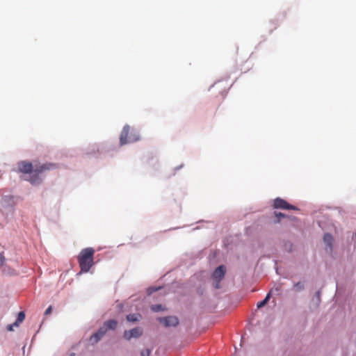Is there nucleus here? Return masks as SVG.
Listing matches in <instances>:
<instances>
[{
  "label": "nucleus",
  "instance_id": "obj_1",
  "mask_svg": "<svg viewBox=\"0 0 356 356\" xmlns=\"http://www.w3.org/2000/svg\"><path fill=\"white\" fill-rule=\"evenodd\" d=\"M58 168V165L54 163H40L38 161L33 163L22 161L17 163L18 172L23 174H29L30 178L29 181L32 184H40L42 179L39 175L47 171L52 170Z\"/></svg>",
  "mask_w": 356,
  "mask_h": 356
},
{
  "label": "nucleus",
  "instance_id": "obj_2",
  "mask_svg": "<svg viewBox=\"0 0 356 356\" xmlns=\"http://www.w3.org/2000/svg\"><path fill=\"white\" fill-rule=\"evenodd\" d=\"M95 250L92 248L83 249L77 257L81 273H87L94 264Z\"/></svg>",
  "mask_w": 356,
  "mask_h": 356
},
{
  "label": "nucleus",
  "instance_id": "obj_3",
  "mask_svg": "<svg viewBox=\"0 0 356 356\" xmlns=\"http://www.w3.org/2000/svg\"><path fill=\"white\" fill-rule=\"evenodd\" d=\"M131 127L129 125H125L120 134V143L121 145H125L129 143H134L140 139L138 133H134L133 137H129V132Z\"/></svg>",
  "mask_w": 356,
  "mask_h": 356
},
{
  "label": "nucleus",
  "instance_id": "obj_4",
  "mask_svg": "<svg viewBox=\"0 0 356 356\" xmlns=\"http://www.w3.org/2000/svg\"><path fill=\"white\" fill-rule=\"evenodd\" d=\"M225 272L226 270L224 266H220L214 270L213 273V278L215 282L214 287L216 289H219L220 287V282L224 278Z\"/></svg>",
  "mask_w": 356,
  "mask_h": 356
},
{
  "label": "nucleus",
  "instance_id": "obj_5",
  "mask_svg": "<svg viewBox=\"0 0 356 356\" xmlns=\"http://www.w3.org/2000/svg\"><path fill=\"white\" fill-rule=\"evenodd\" d=\"M273 206L275 209L298 210L295 206L289 204L284 200L280 197H277L274 200Z\"/></svg>",
  "mask_w": 356,
  "mask_h": 356
},
{
  "label": "nucleus",
  "instance_id": "obj_6",
  "mask_svg": "<svg viewBox=\"0 0 356 356\" xmlns=\"http://www.w3.org/2000/svg\"><path fill=\"white\" fill-rule=\"evenodd\" d=\"M143 330L141 327H135L124 332V338L130 340L131 338H138L143 334Z\"/></svg>",
  "mask_w": 356,
  "mask_h": 356
},
{
  "label": "nucleus",
  "instance_id": "obj_7",
  "mask_svg": "<svg viewBox=\"0 0 356 356\" xmlns=\"http://www.w3.org/2000/svg\"><path fill=\"white\" fill-rule=\"evenodd\" d=\"M158 321L163 324L165 327L177 326L179 324V320L176 316H169L164 318H159Z\"/></svg>",
  "mask_w": 356,
  "mask_h": 356
},
{
  "label": "nucleus",
  "instance_id": "obj_8",
  "mask_svg": "<svg viewBox=\"0 0 356 356\" xmlns=\"http://www.w3.org/2000/svg\"><path fill=\"white\" fill-rule=\"evenodd\" d=\"M107 332V328L105 327H101L97 332L93 334L89 339L90 343L92 345H95L104 336Z\"/></svg>",
  "mask_w": 356,
  "mask_h": 356
},
{
  "label": "nucleus",
  "instance_id": "obj_9",
  "mask_svg": "<svg viewBox=\"0 0 356 356\" xmlns=\"http://www.w3.org/2000/svg\"><path fill=\"white\" fill-rule=\"evenodd\" d=\"M323 241L325 244V250L329 253L332 252L334 238L330 234H325L323 236Z\"/></svg>",
  "mask_w": 356,
  "mask_h": 356
},
{
  "label": "nucleus",
  "instance_id": "obj_10",
  "mask_svg": "<svg viewBox=\"0 0 356 356\" xmlns=\"http://www.w3.org/2000/svg\"><path fill=\"white\" fill-rule=\"evenodd\" d=\"M118 324V323L117 321L112 319V320H108V321H105L102 327H106L107 330H114L117 327Z\"/></svg>",
  "mask_w": 356,
  "mask_h": 356
},
{
  "label": "nucleus",
  "instance_id": "obj_11",
  "mask_svg": "<svg viewBox=\"0 0 356 356\" xmlns=\"http://www.w3.org/2000/svg\"><path fill=\"white\" fill-rule=\"evenodd\" d=\"M141 319V315L139 314H131L127 316V320L129 322H136Z\"/></svg>",
  "mask_w": 356,
  "mask_h": 356
},
{
  "label": "nucleus",
  "instance_id": "obj_12",
  "mask_svg": "<svg viewBox=\"0 0 356 356\" xmlns=\"http://www.w3.org/2000/svg\"><path fill=\"white\" fill-rule=\"evenodd\" d=\"M25 319V313L24 312H20L18 313L17 320L14 323L15 326L17 327L19 325L24 321Z\"/></svg>",
  "mask_w": 356,
  "mask_h": 356
},
{
  "label": "nucleus",
  "instance_id": "obj_13",
  "mask_svg": "<svg viewBox=\"0 0 356 356\" xmlns=\"http://www.w3.org/2000/svg\"><path fill=\"white\" fill-rule=\"evenodd\" d=\"M270 298V292H268L267 293L266 298L262 301L259 302L257 303V307L258 308H261L264 306H265L267 304V302H268Z\"/></svg>",
  "mask_w": 356,
  "mask_h": 356
},
{
  "label": "nucleus",
  "instance_id": "obj_14",
  "mask_svg": "<svg viewBox=\"0 0 356 356\" xmlns=\"http://www.w3.org/2000/svg\"><path fill=\"white\" fill-rule=\"evenodd\" d=\"M282 284L278 283L269 292H270V294L273 292H280L282 289Z\"/></svg>",
  "mask_w": 356,
  "mask_h": 356
},
{
  "label": "nucleus",
  "instance_id": "obj_15",
  "mask_svg": "<svg viewBox=\"0 0 356 356\" xmlns=\"http://www.w3.org/2000/svg\"><path fill=\"white\" fill-rule=\"evenodd\" d=\"M293 289L296 291H300L304 289L303 283L298 282L293 285Z\"/></svg>",
  "mask_w": 356,
  "mask_h": 356
},
{
  "label": "nucleus",
  "instance_id": "obj_16",
  "mask_svg": "<svg viewBox=\"0 0 356 356\" xmlns=\"http://www.w3.org/2000/svg\"><path fill=\"white\" fill-rule=\"evenodd\" d=\"M151 309L153 312H158L163 310V307L161 305H153L151 306Z\"/></svg>",
  "mask_w": 356,
  "mask_h": 356
},
{
  "label": "nucleus",
  "instance_id": "obj_17",
  "mask_svg": "<svg viewBox=\"0 0 356 356\" xmlns=\"http://www.w3.org/2000/svg\"><path fill=\"white\" fill-rule=\"evenodd\" d=\"M151 350L148 348L143 350L140 353V356H150Z\"/></svg>",
  "mask_w": 356,
  "mask_h": 356
},
{
  "label": "nucleus",
  "instance_id": "obj_18",
  "mask_svg": "<svg viewBox=\"0 0 356 356\" xmlns=\"http://www.w3.org/2000/svg\"><path fill=\"white\" fill-rule=\"evenodd\" d=\"M4 261L5 257H3V254L0 253V267L3 266Z\"/></svg>",
  "mask_w": 356,
  "mask_h": 356
},
{
  "label": "nucleus",
  "instance_id": "obj_19",
  "mask_svg": "<svg viewBox=\"0 0 356 356\" xmlns=\"http://www.w3.org/2000/svg\"><path fill=\"white\" fill-rule=\"evenodd\" d=\"M275 216L277 218H284L285 217V215L282 213H277V212H275Z\"/></svg>",
  "mask_w": 356,
  "mask_h": 356
},
{
  "label": "nucleus",
  "instance_id": "obj_20",
  "mask_svg": "<svg viewBox=\"0 0 356 356\" xmlns=\"http://www.w3.org/2000/svg\"><path fill=\"white\" fill-rule=\"evenodd\" d=\"M51 310H52V307H51V306H49V307L46 309V311L44 312V315H48V314H49L51 312Z\"/></svg>",
  "mask_w": 356,
  "mask_h": 356
},
{
  "label": "nucleus",
  "instance_id": "obj_21",
  "mask_svg": "<svg viewBox=\"0 0 356 356\" xmlns=\"http://www.w3.org/2000/svg\"><path fill=\"white\" fill-rule=\"evenodd\" d=\"M134 133H138V132L136 130L131 129V131L129 132V137H133V135L134 134Z\"/></svg>",
  "mask_w": 356,
  "mask_h": 356
},
{
  "label": "nucleus",
  "instance_id": "obj_22",
  "mask_svg": "<svg viewBox=\"0 0 356 356\" xmlns=\"http://www.w3.org/2000/svg\"><path fill=\"white\" fill-rule=\"evenodd\" d=\"M13 326H15L14 323H13V324H12V325H9L8 326V330H9V331H13Z\"/></svg>",
  "mask_w": 356,
  "mask_h": 356
}]
</instances>
